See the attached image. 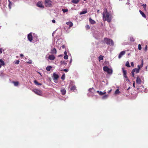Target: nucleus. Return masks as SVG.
Masks as SVG:
<instances>
[{
    "label": "nucleus",
    "mask_w": 148,
    "mask_h": 148,
    "mask_svg": "<svg viewBox=\"0 0 148 148\" xmlns=\"http://www.w3.org/2000/svg\"><path fill=\"white\" fill-rule=\"evenodd\" d=\"M103 15V21H107L108 22H110L111 21L112 18L111 16L107 12L106 9H104Z\"/></svg>",
    "instance_id": "obj_1"
},
{
    "label": "nucleus",
    "mask_w": 148,
    "mask_h": 148,
    "mask_svg": "<svg viewBox=\"0 0 148 148\" xmlns=\"http://www.w3.org/2000/svg\"><path fill=\"white\" fill-rule=\"evenodd\" d=\"M104 41L107 44H110L112 45H114L113 41L110 39H108L107 38H105L104 39Z\"/></svg>",
    "instance_id": "obj_2"
},
{
    "label": "nucleus",
    "mask_w": 148,
    "mask_h": 148,
    "mask_svg": "<svg viewBox=\"0 0 148 148\" xmlns=\"http://www.w3.org/2000/svg\"><path fill=\"white\" fill-rule=\"evenodd\" d=\"M103 70L104 71L107 72L108 73L112 74V70L111 69L109 68L107 66H105L103 67Z\"/></svg>",
    "instance_id": "obj_3"
},
{
    "label": "nucleus",
    "mask_w": 148,
    "mask_h": 148,
    "mask_svg": "<svg viewBox=\"0 0 148 148\" xmlns=\"http://www.w3.org/2000/svg\"><path fill=\"white\" fill-rule=\"evenodd\" d=\"M52 2L51 0H45V4L47 7H50L52 5Z\"/></svg>",
    "instance_id": "obj_4"
},
{
    "label": "nucleus",
    "mask_w": 148,
    "mask_h": 148,
    "mask_svg": "<svg viewBox=\"0 0 148 148\" xmlns=\"http://www.w3.org/2000/svg\"><path fill=\"white\" fill-rule=\"evenodd\" d=\"M32 91L38 95H41L42 94L41 91L40 90L34 89Z\"/></svg>",
    "instance_id": "obj_5"
},
{
    "label": "nucleus",
    "mask_w": 148,
    "mask_h": 148,
    "mask_svg": "<svg viewBox=\"0 0 148 148\" xmlns=\"http://www.w3.org/2000/svg\"><path fill=\"white\" fill-rule=\"evenodd\" d=\"M37 5L40 8H43L44 5H43L41 1H39L37 3Z\"/></svg>",
    "instance_id": "obj_6"
},
{
    "label": "nucleus",
    "mask_w": 148,
    "mask_h": 148,
    "mask_svg": "<svg viewBox=\"0 0 148 148\" xmlns=\"http://www.w3.org/2000/svg\"><path fill=\"white\" fill-rule=\"evenodd\" d=\"M32 33H30L28 34L27 36L28 39L31 42H32Z\"/></svg>",
    "instance_id": "obj_7"
},
{
    "label": "nucleus",
    "mask_w": 148,
    "mask_h": 148,
    "mask_svg": "<svg viewBox=\"0 0 148 148\" xmlns=\"http://www.w3.org/2000/svg\"><path fill=\"white\" fill-rule=\"evenodd\" d=\"M138 68H135L133 69V71H134L136 73H138L139 72L140 70V66L139 65H138Z\"/></svg>",
    "instance_id": "obj_8"
},
{
    "label": "nucleus",
    "mask_w": 148,
    "mask_h": 148,
    "mask_svg": "<svg viewBox=\"0 0 148 148\" xmlns=\"http://www.w3.org/2000/svg\"><path fill=\"white\" fill-rule=\"evenodd\" d=\"M125 51H123L120 52L119 55V58H120L123 55L125 54Z\"/></svg>",
    "instance_id": "obj_9"
},
{
    "label": "nucleus",
    "mask_w": 148,
    "mask_h": 148,
    "mask_svg": "<svg viewBox=\"0 0 148 148\" xmlns=\"http://www.w3.org/2000/svg\"><path fill=\"white\" fill-rule=\"evenodd\" d=\"M48 58L50 60H53L55 58V57L53 55H51L49 56Z\"/></svg>",
    "instance_id": "obj_10"
},
{
    "label": "nucleus",
    "mask_w": 148,
    "mask_h": 148,
    "mask_svg": "<svg viewBox=\"0 0 148 148\" xmlns=\"http://www.w3.org/2000/svg\"><path fill=\"white\" fill-rule=\"evenodd\" d=\"M136 82L138 84H140L141 80L140 78L138 77L136 78Z\"/></svg>",
    "instance_id": "obj_11"
},
{
    "label": "nucleus",
    "mask_w": 148,
    "mask_h": 148,
    "mask_svg": "<svg viewBox=\"0 0 148 148\" xmlns=\"http://www.w3.org/2000/svg\"><path fill=\"white\" fill-rule=\"evenodd\" d=\"M53 76L54 78V80H56L59 77L58 75L55 73L53 74Z\"/></svg>",
    "instance_id": "obj_12"
},
{
    "label": "nucleus",
    "mask_w": 148,
    "mask_h": 148,
    "mask_svg": "<svg viewBox=\"0 0 148 148\" xmlns=\"http://www.w3.org/2000/svg\"><path fill=\"white\" fill-rule=\"evenodd\" d=\"M97 92L99 94L101 95H103L106 93V92L104 91L103 92H102L101 91H97Z\"/></svg>",
    "instance_id": "obj_13"
},
{
    "label": "nucleus",
    "mask_w": 148,
    "mask_h": 148,
    "mask_svg": "<svg viewBox=\"0 0 148 148\" xmlns=\"http://www.w3.org/2000/svg\"><path fill=\"white\" fill-rule=\"evenodd\" d=\"M66 24L69 26V27H72L73 25V24L71 22H67Z\"/></svg>",
    "instance_id": "obj_14"
},
{
    "label": "nucleus",
    "mask_w": 148,
    "mask_h": 148,
    "mask_svg": "<svg viewBox=\"0 0 148 148\" xmlns=\"http://www.w3.org/2000/svg\"><path fill=\"white\" fill-rule=\"evenodd\" d=\"M89 21L92 24H94L95 23V22L91 18H89Z\"/></svg>",
    "instance_id": "obj_15"
},
{
    "label": "nucleus",
    "mask_w": 148,
    "mask_h": 148,
    "mask_svg": "<svg viewBox=\"0 0 148 148\" xmlns=\"http://www.w3.org/2000/svg\"><path fill=\"white\" fill-rule=\"evenodd\" d=\"M51 53H52L56 54V51L55 48H54L51 50Z\"/></svg>",
    "instance_id": "obj_16"
},
{
    "label": "nucleus",
    "mask_w": 148,
    "mask_h": 148,
    "mask_svg": "<svg viewBox=\"0 0 148 148\" xmlns=\"http://www.w3.org/2000/svg\"><path fill=\"white\" fill-rule=\"evenodd\" d=\"M89 91L90 92H91L92 93H94L95 92V91L93 88H90L89 89Z\"/></svg>",
    "instance_id": "obj_17"
},
{
    "label": "nucleus",
    "mask_w": 148,
    "mask_h": 148,
    "mask_svg": "<svg viewBox=\"0 0 148 148\" xmlns=\"http://www.w3.org/2000/svg\"><path fill=\"white\" fill-rule=\"evenodd\" d=\"M139 12L143 17L145 18L146 17V16H145V14H144V13L143 12H142L140 10H139Z\"/></svg>",
    "instance_id": "obj_18"
},
{
    "label": "nucleus",
    "mask_w": 148,
    "mask_h": 148,
    "mask_svg": "<svg viewBox=\"0 0 148 148\" xmlns=\"http://www.w3.org/2000/svg\"><path fill=\"white\" fill-rule=\"evenodd\" d=\"M61 92L62 95H64L66 93V90L64 89H62L61 90Z\"/></svg>",
    "instance_id": "obj_19"
},
{
    "label": "nucleus",
    "mask_w": 148,
    "mask_h": 148,
    "mask_svg": "<svg viewBox=\"0 0 148 148\" xmlns=\"http://www.w3.org/2000/svg\"><path fill=\"white\" fill-rule=\"evenodd\" d=\"M122 69L123 71V77L126 76L127 72L126 71L124 70L123 68H122Z\"/></svg>",
    "instance_id": "obj_20"
},
{
    "label": "nucleus",
    "mask_w": 148,
    "mask_h": 148,
    "mask_svg": "<svg viewBox=\"0 0 148 148\" xmlns=\"http://www.w3.org/2000/svg\"><path fill=\"white\" fill-rule=\"evenodd\" d=\"M87 13V11L86 10L83 11H82V12H80L79 14L80 15L83 14H85Z\"/></svg>",
    "instance_id": "obj_21"
},
{
    "label": "nucleus",
    "mask_w": 148,
    "mask_h": 148,
    "mask_svg": "<svg viewBox=\"0 0 148 148\" xmlns=\"http://www.w3.org/2000/svg\"><path fill=\"white\" fill-rule=\"evenodd\" d=\"M52 67L51 66H47L46 68V69L48 71H50L51 70V69Z\"/></svg>",
    "instance_id": "obj_22"
},
{
    "label": "nucleus",
    "mask_w": 148,
    "mask_h": 148,
    "mask_svg": "<svg viewBox=\"0 0 148 148\" xmlns=\"http://www.w3.org/2000/svg\"><path fill=\"white\" fill-rule=\"evenodd\" d=\"M8 1L9 3L8 4V6L10 9L11 8V6L12 5V3L9 0H8Z\"/></svg>",
    "instance_id": "obj_23"
},
{
    "label": "nucleus",
    "mask_w": 148,
    "mask_h": 148,
    "mask_svg": "<svg viewBox=\"0 0 148 148\" xmlns=\"http://www.w3.org/2000/svg\"><path fill=\"white\" fill-rule=\"evenodd\" d=\"M0 63H1V64L2 66H3L5 65V63L2 59H0Z\"/></svg>",
    "instance_id": "obj_24"
},
{
    "label": "nucleus",
    "mask_w": 148,
    "mask_h": 148,
    "mask_svg": "<svg viewBox=\"0 0 148 148\" xmlns=\"http://www.w3.org/2000/svg\"><path fill=\"white\" fill-rule=\"evenodd\" d=\"M34 82L36 85H42L41 84L38 83L36 80L34 81Z\"/></svg>",
    "instance_id": "obj_25"
},
{
    "label": "nucleus",
    "mask_w": 148,
    "mask_h": 148,
    "mask_svg": "<svg viewBox=\"0 0 148 148\" xmlns=\"http://www.w3.org/2000/svg\"><path fill=\"white\" fill-rule=\"evenodd\" d=\"M108 95H106L102 97V99H105L108 98Z\"/></svg>",
    "instance_id": "obj_26"
},
{
    "label": "nucleus",
    "mask_w": 148,
    "mask_h": 148,
    "mask_svg": "<svg viewBox=\"0 0 148 148\" xmlns=\"http://www.w3.org/2000/svg\"><path fill=\"white\" fill-rule=\"evenodd\" d=\"M124 78L125 81L127 82H129V80L128 79L127 76H125L124 77Z\"/></svg>",
    "instance_id": "obj_27"
},
{
    "label": "nucleus",
    "mask_w": 148,
    "mask_h": 148,
    "mask_svg": "<svg viewBox=\"0 0 148 148\" xmlns=\"http://www.w3.org/2000/svg\"><path fill=\"white\" fill-rule=\"evenodd\" d=\"M120 93V92L119 91V89H117L115 91L114 94L116 95H117L119 94Z\"/></svg>",
    "instance_id": "obj_28"
},
{
    "label": "nucleus",
    "mask_w": 148,
    "mask_h": 148,
    "mask_svg": "<svg viewBox=\"0 0 148 148\" xmlns=\"http://www.w3.org/2000/svg\"><path fill=\"white\" fill-rule=\"evenodd\" d=\"M103 56H100L99 57V60L100 61L101 60H102L103 59Z\"/></svg>",
    "instance_id": "obj_29"
},
{
    "label": "nucleus",
    "mask_w": 148,
    "mask_h": 148,
    "mask_svg": "<svg viewBox=\"0 0 148 148\" xmlns=\"http://www.w3.org/2000/svg\"><path fill=\"white\" fill-rule=\"evenodd\" d=\"M79 0H73L72 2L73 3H77L79 2Z\"/></svg>",
    "instance_id": "obj_30"
},
{
    "label": "nucleus",
    "mask_w": 148,
    "mask_h": 148,
    "mask_svg": "<svg viewBox=\"0 0 148 148\" xmlns=\"http://www.w3.org/2000/svg\"><path fill=\"white\" fill-rule=\"evenodd\" d=\"M76 87L75 86H73L71 88V90H74L76 89Z\"/></svg>",
    "instance_id": "obj_31"
},
{
    "label": "nucleus",
    "mask_w": 148,
    "mask_h": 148,
    "mask_svg": "<svg viewBox=\"0 0 148 148\" xmlns=\"http://www.w3.org/2000/svg\"><path fill=\"white\" fill-rule=\"evenodd\" d=\"M125 66H126L127 67H130V65L128 61H127L125 64Z\"/></svg>",
    "instance_id": "obj_32"
},
{
    "label": "nucleus",
    "mask_w": 148,
    "mask_h": 148,
    "mask_svg": "<svg viewBox=\"0 0 148 148\" xmlns=\"http://www.w3.org/2000/svg\"><path fill=\"white\" fill-rule=\"evenodd\" d=\"M62 11L64 12H66L68 11V10L67 9H62Z\"/></svg>",
    "instance_id": "obj_33"
},
{
    "label": "nucleus",
    "mask_w": 148,
    "mask_h": 148,
    "mask_svg": "<svg viewBox=\"0 0 148 148\" xmlns=\"http://www.w3.org/2000/svg\"><path fill=\"white\" fill-rule=\"evenodd\" d=\"M134 40H135L134 39L133 37H130V41H131L132 42H134Z\"/></svg>",
    "instance_id": "obj_34"
},
{
    "label": "nucleus",
    "mask_w": 148,
    "mask_h": 148,
    "mask_svg": "<svg viewBox=\"0 0 148 148\" xmlns=\"http://www.w3.org/2000/svg\"><path fill=\"white\" fill-rule=\"evenodd\" d=\"M13 83L15 86H17L18 84V82H14Z\"/></svg>",
    "instance_id": "obj_35"
},
{
    "label": "nucleus",
    "mask_w": 148,
    "mask_h": 148,
    "mask_svg": "<svg viewBox=\"0 0 148 148\" xmlns=\"http://www.w3.org/2000/svg\"><path fill=\"white\" fill-rule=\"evenodd\" d=\"M65 78V74H64L62 75V76L61 77V79L62 80H64Z\"/></svg>",
    "instance_id": "obj_36"
},
{
    "label": "nucleus",
    "mask_w": 148,
    "mask_h": 148,
    "mask_svg": "<svg viewBox=\"0 0 148 148\" xmlns=\"http://www.w3.org/2000/svg\"><path fill=\"white\" fill-rule=\"evenodd\" d=\"M19 63V60H17L16 61L14 62V63L15 64H18Z\"/></svg>",
    "instance_id": "obj_37"
},
{
    "label": "nucleus",
    "mask_w": 148,
    "mask_h": 148,
    "mask_svg": "<svg viewBox=\"0 0 148 148\" xmlns=\"http://www.w3.org/2000/svg\"><path fill=\"white\" fill-rule=\"evenodd\" d=\"M141 45L139 44L138 45V49L139 50H140L141 49Z\"/></svg>",
    "instance_id": "obj_38"
},
{
    "label": "nucleus",
    "mask_w": 148,
    "mask_h": 148,
    "mask_svg": "<svg viewBox=\"0 0 148 148\" xmlns=\"http://www.w3.org/2000/svg\"><path fill=\"white\" fill-rule=\"evenodd\" d=\"M140 66V69L143 66V60L142 61V63L140 65H139Z\"/></svg>",
    "instance_id": "obj_39"
},
{
    "label": "nucleus",
    "mask_w": 148,
    "mask_h": 148,
    "mask_svg": "<svg viewBox=\"0 0 148 148\" xmlns=\"http://www.w3.org/2000/svg\"><path fill=\"white\" fill-rule=\"evenodd\" d=\"M64 58L65 59H67L68 58V56L67 55H65Z\"/></svg>",
    "instance_id": "obj_40"
},
{
    "label": "nucleus",
    "mask_w": 148,
    "mask_h": 148,
    "mask_svg": "<svg viewBox=\"0 0 148 148\" xmlns=\"http://www.w3.org/2000/svg\"><path fill=\"white\" fill-rule=\"evenodd\" d=\"M134 72H135L134 71L132 70V76L133 77H134Z\"/></svg>",
    "instance_id": "obj_41"
},
{
    "label": "nucleus",
    "mask_w": 148,
    "mask_h": 148,
    "mask_svg": "<svg viewBox=\"0 0 148 148\" xmlns=\"http://www.w3.org/2000/svg\"><path fill=\"white\" fill-rule=\"evenodd\" d=\"M143 8H144V9L145 10L146 6V4H143Z\"/></svg>",
    "instance_id": "obj_42"
},
{
    "label": "nucleus",
    "mask_w": 148,
    "mask_h": 148,
    "mask_svg": "<svg viewBox=\"0 0 148 148\" xmlns=\"http://www.w3.org/2000/svg\"><path fill=\"white\" fill-rule=\"evenodd\" d=\"M60 63H61V64H66L65 62V61H61Z\"/></svg>",
    "instance_id": "obj_43"
},
{
    "label": "nucleus",
    "mask_w": 148,
    "mask_h": 148,
    "mask_svg": "<svg viewBox=\"0 0 148 148\" xmlns=\"http://www.w3.org/2000/svg\"><path fill=\"white\" fill-rule=\"evenodd\" d=\"M131 66L132 67H134V64L133 62H131Z\"/></svg>",
    "instance_id": "obj_44"
},
{
    "label": "nucleus",
    "mask_w": 148,
    "mask_h": 148,
    "mask_svg": "<svg viewBox=\"0 0 148 148\" xmlns=\"http://www.w3.org/2000/svg\"><path fill=\"white\" fill-rule=\"evenodd\" d=\"M27 62L29 64H31L32 63V61L31 60H29V61Z\"/></svg>",
    "instance_id": "obj_45"
},
{
    "label": "nucleus",
    "mask_w": 148,
    "mask_h": 148,
    "mask_svg": "<svg viewBox=\"0 0 148 148\" xmlns=\"http://www.w3.org/2000/svg\"><path fill=\"white\" fill-rule=\"evenodd\" d=\"M86 28L87 29H89L90 27H89V25H87L86 26Z\"/></svg>",
    "instance_id": "obj_46"
},
{
    "label": "nucleus",
    "mask_w": 148,
    "mask_h": 148,
    "mask_svg": "<svg viewBox=\"0 0 148 148\" xmlns=\"http://www.w3.org/2000/svg\"><path fill=\"white\" fill-rule=\"evenodd\" d=\"M3 50V49L0 48V53H2Z\"/></svg>",
    "instance_id": "obj_47"
},
{
    "label": "nucleus",
    "mask_w": 148,
    "mask_h": 148,
    "mask_svg": "<svg viewBox=\"0 0 148 148\" xmlns=\"http://www.w3.org/2000/svg\"><path fill=\"white\" fill-rule=\"evenodd\" d=\"M63 71L65 72H67L68 71V69H64L63 70Z\"/></svg>",
    "instance_id": "obj_48"
},
{
    "label": "nucleus",
    "mask_w": 148,
    "mask_h": 148,
    "mask_svg": "<svg viewBox=\"0 0 148 148\" xmlns=\"http://www.w3.org/2000/svg\"><path fill=\"white\" fill-rule=\"evenodd\" d=\"M52 22L53 23H55L56 22V21H55V20H53V19L52 20Z\"/></svg>",
    "instance_id": "obj_49"
},
{
    "label": "nucleus",
    "mask_w": 148,
    "mask_h": 148,
    "mask_svg": "<svg viewBox=\"0 0 148 148\" xmlns=\"http://www.w3.org/2000/svg\"><path fill=\"white\" fill-rule=\"evenodd\" d=\"M64 53L65 55H67V52L66 51H64Z\"/></svg>",
    "instance_id": "obj_50"
},
{
    "label": "nucleus",
    "mask_w": 148,
    "mask_h": 148,
    "mask_svg": "<svg viewBox=\"0 0 148 148\" xmlns=\"http://www.w3.org/2000/svg\"><path fill=\"white\" fill-rule=\"evenodd\" d=\"M147 45H146L145 47V49L146 51L147 50Z\"/></svg>",
    "instance_id": "obj_51"
},
{
    "label": "nucleus",
    "mask_w": 148,
    "mask_h": 148,
    "mask_svg": "<svg viewBox=\"0 0 148 148\" xmlns=\"http://www.w3.org/2000/svg\"><path fill=\"white\" fill-rule=\"evenodd\" d=\"M20 56L21 57H22L23 56V54H21L20 55Z\"/></svg>",
    "instance_id": "obj_52"
},
{
    "label": "nucleus",
    "mask_w": 148,
    "mask_h": 148,
    "mask_svg": "<svg viewBox=\"0 0 148 148\" xmlns=\"http://www.w3.org/2000/svg\"><path fill=\"white\" fill-rule=\"evenodd\" d=\"M61 47H62V49H64L65 48V46L64 45H63Z\"/></svg>",
    "instance_id": "obj_53"
},
{
    "label": "nucleus",
    "mask_w": 148,
    "mask_h": 148,
    "mask_svg": "<svg viewBox=\"0 0 148 148\" xmlns=\"http://www.w3.org/2000/svg\"><path fill=\"white\" fill-rule=\"evenodd\" d=\"M133 86H134V87H135L134 82V83L133 84Z\"/></svg>",
    "instance_id": "obj_54"
},
{
    "label": "nucleus",
    "mask_w": 148,
    "mask_h": 148,
    "mask_svg": "<svg viewBox=\"0 0 148 148\" xmlns=\"http://www.w3.org/2000/svg\"><path fill=\"white\" fill-rule=\"evenodd\" d=\"M111 91H112V89H111L109 91H108V93H110L111 92Z\"/></svg>",
    "instance_id": "obj_55"
},
{
    "label": "nucleus",
    "mask_w": 148,
    "mask_h": 148,
    "mask_svg": "<svg viewBox=\"0 0 148 148\" xmlns=\"http://www.w3.org/2000/svg\"><path fill=\"white\" fill-rule=\"evenodd\" d=\"M38 73L39 74H40V75L41 76H42V75L40 73H39V72H38Z\"/></svg>",
    "instance_id": "obj_56"
},
{
    "label": "nucleus",
    "mask_w": 148,
    "mask_h": 148,
    "mask_svg": "<svg viewBox=\"0 0 148 148\" xmlns=\"http://www.w3.org/2000/svg\"><path fill=\"white\" fill-rule=\"evenodd\" d=\"M59 42V40H57V42H56V43H57V44H58V42Z\"/></svg>",
    "instance_id": "obj_57"
},
{
    "label": "nucleus",
    "mask_w": 148,
    "mask_h": 148,
    "mask_svg": "<svg viewBox=\"0 0 148 148\" xmlns=\"http://www.w3.org/2000/svg\"><path fill=\"white\" fill-rule=\"evenodd\" d=\"M2 66V65L1 64H0V68H1Z\"/></svg>",
    "instance_id": "obj_58"
},
{
    "label": "nucleus",
    "mask_w": 148,
    "mask_h": 148,
    "mask_svg": "<svg viewBox=\"0 0 148 148\" xmlns=\"http://www.w3.org/2000/svg\"><path fill=\"white\" fill-rule=\"evenodd\" d=\"M99 10H98L97 11V12L98 13L99 11Z\"/></svg>",
    "instance_id": "obj_59"
},
{
    "label": "nucleus",
    "mask_w": 148,
    "mask_h": 148,
    "mask_svg": "<svg viewBox=\"0 0 148 148\" xmlns=\"http://www.w3.org/2000/svg\"><path fill=\"white\" fill-rule=\"evenodd\" d=\"M72 61V59H71L70 62H71Z\"/></svg>",
    "instance_id": "obj_60"
},
{
    "label": "nucleus",
    "mask_w": 148,
    "mask_h": 148,
    "mask_svg": "<svg viewBox=\"0 0 148 148\" xmlns=\"http://www.w3.org/2000/svg\"><path fill=\"white\" fill-rule=\"evenodd\" d=\"M130 88V87H129V88H128V89H127V90H128V89H129Z\"/></svg>",
    "instance_id": "obj_61"
},
{
    "label": "nucleus",
    "mask_w": 148,
    "mask_h": 148,
    "mask_svg": "<svg viewBox=\"0 0 148 148\" xmlns=\"http://www.w3.org/2000/svg\"><path fill=\"white\" fill-rule=\"evenodd\" d=\"M84 1H85L86 0H83Z\"/></svg>",
    "instance_id": "obj_62"
}]
</instances>
